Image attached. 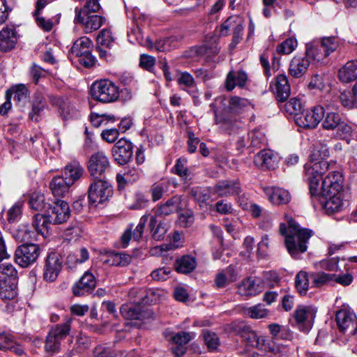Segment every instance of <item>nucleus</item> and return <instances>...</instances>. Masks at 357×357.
<instances>
[{"instance_id": "f257e3e1", "label": "nucleus", "mask_w": 357, "mask_h": 357, "mask_svg": "<svg viewBox=\"0 0 357 357\" xmlns=\"http://www.w3.org/2000/svg\"><path fill=\"white\" fill-rule=\"evenodd\" d=\"M285 223L280 225V232L285 236L284 243L289 254L294 259H298L301 254L307 250L309 239L313 235V231L309 229L301 228L295 220L285 215Z\"/></svg>"}, {"instance_id": "f03ea898", "label": "nucleus", "mask_w": 357, "mask_h": 357, "mask_svg": "<svg viewBox=\"0 0 357 357\" xmlns=\"http://www.w3.org/2000/svg\"><path fill=\"white\" fill-rule=\"evenodd\" d=\"M321 126L326 130H335V137L345 140L348 144L353 134V128L340 113L332 111H325L321 119Z\"/></svg>"}, {"instance_id": "7ed1b4c3", "label": "nucleus", "mask_w": 357, "mask_h": 357, "mask_svg": "<svg viewBox=\"0 0 357 357\" xmlns=\"http://www.w3.org/2000/svg\"><path fill=\"white\" fill-rule=\"evenodd\" d=\"M310 192L319 199L342 197V180H310Z\"/></svg>"}, {"instance_id": "20e7f679", "label": "nucleus", "mask_w": 357, "mask_h": 357, "mask_svg": "<svg viewBox=\"0 0 357 357\" xmlns=\"http://www.w3.org/2000/svg\"><path fill=\"white\" fill-rule=\"evenodd\" d=\"M91 94L97 101L104 103L113 102L119 97V89L109 79H100L92 84Z\"/></svg>"}, {"instance_id": "39448f33", "label": "nucleus", "mask_w": 357, "mask_h": 357, "mask_svg": "<svg viewBox=\"0 0 357 357\" xmlns=\"http://www.w3.org/2000/svg\"><path fill=\"white\" fill-rule=\"evenodd\" d=\"M72 319H68L64 323L56 324L51 328L46 337L45 349L48 353L58 352L61 341L70 333Z\"/></svg>"}, {"instance_id": "423d86ee", "label": "nucleus", "mask_w": 357, "mask_h": 357, "mask_svg": "<svg viewBox=\"0 0 357 357\" xmlns=\"http://www.w3.org/2000/svg\"><path fill=\"white\" fill-rule=\"evenodd\" d=\"M40 254V248L38 244L23 243L15 249L14 259L22 268H27L34 264Z\"/></svg>"}, {"instance_id": "0eeeda50", "label": "nucleus", "mask_w": 357, "mask_h": 357, "mask_svg": "<svg viewBox=\"0 0 357 357\" xmlns=\"http://www.w3.org/2000/svg\"><path fill=\"white\" fill-rule=\"evenodd\" d=\"M113 195V187L107 180H95L88 190L89 202L96 206L102 204Z\"/></svg>"}, {"instance_id": "6e6552de", "label": "nucleus", "mask_w": 357, "mask_h": 357, "mask_svg": "<svg viewBox=\"0 0 357 357\" xmlns=\"http://www.w3.org/2000/svg\"><path fill=\"white\" fill-rule=\"evenodd\" d=\"M87 169L93 178H98L105 176L111 170V167L105 153L103 151H98L89 158Z\"/></svg>"}, {"instance_id": "1a4fd4ad", "label": "nucleus", "mask_w": 357, "mask_h": 357, "mask_svg": "<svg viewBox=\"0 0 357 357\" xmlns=\"http://www.w3.org/2000/svg\"><path fill=\"white\" fill-rule=\"evenodd\" d=\"M62 264L59 254L54 252L48 253L44 261L43 280L47 282H54L62 269Z\"/></svg>"}, {"instance_id": "9d476101", "label": "nucleus", "mask_w": 357, "mask_h": 357, "mask_svg": "<svg viewBox=\"0 0 357 357\" xmlns=\"http://www.w3.org/2000/svg\"><path fill=\"white\" fill-rule=\"evenodd\" d=\"M75 22L81 24L85 33H91L98 30L105 22V18L98 15L84 14L83 10L75 9Z\"/></svg>"}, {"instance_id": "9b49d317", "label": "nucleus", "mask_w": 357, "mask_h": 357, "mask_svg": "<svg viewBox=\"0 0 357 357\" xmlns=\"http://www.w3.org/2000/svg\"><path fill=\"white\" fill-rule=\"evenodd\" d=\"M324 116V107L315 106L310 109L301 112L295 119L299 127L307 129L315 128Z\"/></svg>"}, {"instance_id": "f8f14e48", "label": "nucleus", "mask_w": 357, "mask_h": 357, "mask_svg": "<svg viewBox=\"0 0 357 357\" xmlns=\"http://www.w3.org/2000/svg\"><path fill=\"white\" fill-rule=\"evenodd\" d=\"M50 102L51 105L58 108L59 113L63 120L77 119L79 116V112L75 106L68 99L58 96H50Z\"/></svg>"}, {"instance_id": "ddd939ff", "label": "nucleus", "mask_w": 357, "mask_h": 357, "mask_svg": "<svg viewBox=\"0 0 357 357\" xmlns=\"http://www.w3.org/2000/svg\"><path fill=\"white\" fill-rule=\"evenodd\" d=\"M51 224L59 225L66 222L70 216V210L67 202L63 200L56 201L47 211Z\"/></svg>"}, {"instance_id": "4468645a", "label": "nucleus", "mask_w": 357, "mask_h": 357, "mask_svg": "<svg viewBox=\"0 0 357 357\" xmlns=\"http://www.w3.org/2000/svg\"><path fill=\"white\" fill-rule=\"evenodd\" d=\"M112 155L119 165L129 162L133 154L132 143L125 138L120 139L112 148Z\"/></svg>"}, {"instance_id": "2eb2a0df", "label": "nucleus", "mask_w": 357, "mask_h": 357, "mask_svg": "<svg viewBox=\"0 0 357 357\" xmlns=\"http://www.w3.org/2000/svg\"><path fill=\"white\" fill-rule=\"evenodd\" d=\"M264 282L261 278L249 277L238 286V293L243 296H254L262 291Z\"/></svg>"}, {"instance_id": "dca6fc26", "label": "nucleus", "mask_w": 357, "mask_h": 357, "mask_svg": "<svg viewBox=\"0 0 357 357\" xmlns=\"http://www.w3.org/2000/svg\"><path fill=\"white\" fill-rule=\"evenodd\" d=\"M278 156L270 149L261 151L254 159L255 165L262 170L274 169L278 167Z\"/></svg>"}, {"instance_id": "f3484780", "label": "nucleus", "mask_w": 357, "mask_h": 357, "mask_svg": "<svg viewBox=\"0 0 357 357\" xmlns=\"http://www.w3.org/2000/svg\"><path fill=\"white\" fill-rule=\"evenodd\" d=\"M96 286L94 275L86 271L81 278L73 286V293L75 296H83L92 292Z\"/></svg>"}, {"instance_id": "a211bd4d", "label": "nucleus", "mask_w": 357, "mask_h": 357, "mask_svg": "<svg viewBox=\"0 0 357 357\" xmlns=\"http://www.w3.org/2000/svg\"><path fill=\"white\" fill-rule=\"evenodd\" d=\"M47 107L45 95L40 91H36L33 95L31 109L29 113V119L36 122L40 121L43 112Z\"/></svg>"}, {"instance_id": "6ab92c4d", "label": "nucleus", "mask_w": 357, "mask_h": 357, "mask_svg": "<svg viewBox=\"0 0 357 357\" xmlns=\"http://www.w3.org/2000/svg\"><path fill=\"white\" fill-rule=\"evenodd\" d=\"M309 66V57L306 54L305 56H296L289 63V73L292 77L300 78L305 74Z\"/></svg>"}, {"instance_id": "aec40b11", "label": "nucleus", "mask_w": 357, "mask_h": 357, "mask_svg": "<svg viewBox=\"0 0 357 357\" xmlns=\"http://www.w3.org/2000/svg\"><path fill=\"white\" fill-rule=\"evenodd\" d=\"M17 33L13 26H6L0 31V50L8 52L17 43Z\"/></svg>"}, {"instance_id": "412c9836", "label": "nucleus", "mask_w": 357, "mask_h": 357, "mask_svg": "<svg viewBox=\"0 0 357 357\" xmlns=\"http://www.w3.org/2000/svg\"><path fill=\"white\" fill-rule=\"evenodd\" d=\"M264 192L271 203L276 205L286 204L289 202L291 195L289 191L280 188L263 187Z\"/></svg>"}, {"instance_id": "4be33fe9", "label": "nucleus", "mask_w": 357, "mask_h": 357, "mask_svg": "<svg viewBox=\"0 0 357 357\" xmlns=\"http://www.w3.org/2000/svg\"><path fill=\"white\" fill-rule=\"evenodd\" d=\"M274 93L280 102H285L289 97L291 87L287 77L284 74L278 75L275 78Z\"/></svg>"}, {"instance_id": "5701e85b", "label": "nucleus", "mask_w": 357, "mask_h": 357, "mask_svg": "<svg viewBox=\"0 0 357 357\" xmlns=\"http://www.w3.org/2000/svg\"><path fill=\"white\" fill-rule=\"evenodd\" d=\"M176 82L181 89L187 91L193 98L198 95V89L193 76L188 72H179L177 75Z\"/></svg>"}, {"instance_id": "b1692460", "label": "nucleus", "mask_w": 357, "mask_h": 357, "mask_svg": "<svg viewBox=\"0 0 357 357\" xmlns=\"http://www.w3.org/2000/svg\"><path fill=\"white\" fill-rule=\"evenodd\" d=\"M248 75L243 70H231L225 80V87L227 91H232L236 86L243 88L248 82Z\"/></svg>"}, {"instance_id": "393cba45", "label": "nucleus", "mask_w": 357, "mask_h": 357, "mask_svg": "<svg viewBox=\"0 0 357 357\" xmlns=\"http://www.w3.org/2000/svg\"><path fill=\"white\" fill-rule=\"evenodd\" d=\"M215 123L219 128L229 135L235 134L242 128L241 121L231 117L222 116L215 114Z\"/></svg>"}, {"instance_id": "a878e982", "label": "nucleus", "mask_w": 357, "mask_h": 357, "mask_svg": "<svg viewBox=\"0 0 357 357\" xmlns=\"http://www.w3.org/2000/svg\"><path fill=\"white\" fill-rule=\"evenodd\" d=\"M317 310L311 305L299 306L294 312V317L299 324L310 327L315 318Z\"/></svg>"}, {"instance_id": "bb28decb", "label": "nucleus", "mask_w": 357, "mask_h": 357, "mask_svg": "<svg viewBox=\"0 0 357 357\" xmlns=\"http://www.w3.org/2000/svg\"><path fill=\"white\" fill-rule=\"evenodd\" d=\"M148 218L149 216L147 215H144L140 218L139 222L133 233H132L131 229H128L125 231L121 236L122 246L123 248H126L128 246L131 238H132L135 241H138L142 237L144 229L148 221Z\"/></svg>"}, {"instance_id": "cd10ccee", "label": "nucleus", "mask_w": 357, "mask_h": 357, "mask_svg": "<svg viewBox=\"0 0 357 357\" xmlns=\"http://www.w3.org/2000/svg\"><path fill=\"white\" fill-rule=\"evenodd\" d=\"M215 191L220 197L238 195L241 185L236 180H223L215 186Z\"/></svg>"}, {"instance_id": "c85d7f7f", "label": "nucleus", "mask_w": 357, "mask_h": 357, "mask_svg": "<svg viewBox=\"0 0 357 357\" xmlns=\"http://www.w3.org/2000/svg\"><path fill=\"white\" fill-rule=\"evenodd\" d=\"M304 167L307 178H321L328 168V164L326 161L310 160Z\"/></svg>"}, {"instance_id": "c756f323", "label": "nucleus", "mask_w": 357, "mask_h": 357, "mask_svg": "<svg viewBox=\"0 0 357 357\" xmlns=\"http://www.w3.org/2000/svg\"><path fill=\"white\" fill-rule=\"evenodd\" d=\"M335 319L339 330L344 333L347 329L353 326L356 316L355 313L349 310L342 309L337 312Z\"/></svg>"}, {"instance_id": "7c9ffc66", "label": "nucleus", "mask_w": 357, "mask_h": 357, "mask_svg": "<svg viewBox=\"0 0 357 357\" xmlns=\"http://www.w3.org/2000/svg\"><path fill=\"white\" fill-rule=\"evenodd\" d=\"M142 308L139 304L126 303L121 307V313L126 319H142L145 317Z\"/></svg>"}, {"instance_id": "2f4dec72", "label": "nucleus", "mask_w": 357, "mask_h": 357, "mask_svg": "<svg viewBox=\"0 0 357 357\" xmlns=\"http://www.w3.org/2000/svg\"><path fill=\"white\" fill-rule=\"evenodd\" d=\"M66 178H82L86 174L83 165L77 160H72L63 168Z\"/></svg>"}, {"instance_id": "473e14b6", "label": "nucleus", "mask_w": 357, "mask_h": 357, "mask_svg": "<svg viewBox=\"0 0 357 357\" xmlns=\"http://www.w3.org/2000/svg\"><path fill=\"white\" fill-rule=\"evenodd\" d=\"M268 328L272 338L275 340H291L293 338V333L287 326L273 323L268 326Z\"/></svg>"}, {"instance_id": "72a5a7b5", "label": "nucleus", "mask_w": 357, "mask_h": 357, "mask_svg": "<svg viewBox=\"0 0 357 357\" xmlns=\"http://www.w3.org/2000/svg\"><path fill=\"white\" fill-rule=\"evenodd\" d=\"M338 76L343 82H350L357 79V60L348 61L339 70Z\"/></svg>"}, {"instance_id": "f704fd0d", "label": "nucleus", "mask_w": 357, "mask_h": 357, "mask_svg": "<svg viewBox=\"0 0 357 357\" xmlns=\"http://www.w3.org/2000/svg\"><path fill=\"white\" fill-rule=\"evenodd\" d=\"M74 180H52L49 187L54 197H65L73 185Z\"/></svg>"}, {"instance_id": "c9c22d12", "label": "nucleus", "mask_w": 357, "mask_h": 357, "mask_svg": "<svg viewBox=\"0 0 357 357\" xmlns=\"http://www.w3.org/2000/svg\"><path fill=\"white\" fill-rule=\"evenodd\" d=\"M324 49L321 47L320 43H318L315 45L307 46L305 54L307 56L312 59L314 61L319 63L321 64L326 63L328 61V55L324 50Z\"/></svg>"}, {"instance_id": "e433bc0d", "label": "nucleus", "mask_w": 357, "mask_h": 357, "mask_svg": "<svg viewBox=\"0 0 357 357\" xmlns=\"http://www.w3.org/2000/svg\"><path fill=\"white\" fill-rule=\"evenodd\" d=\"M319 202L324 211L331 215L340 211L343 207L342 197H329L326 199H319Z\"/></svg>"}, {"instance_id": "4c0bfd02", "label": "nucleus", "mask_w": 357, "mask_h": 357, "mask_svg": "<svg viewBox=\"0 0 357 357\" xmlns=\"http://www.w3.org/2000/svg\"><path fill=\"white\" fill-rule=\"evenodd\" d=\"M92 47V40L86 36H82L74 42L70 52L75 56H82V54L90 52Z\"/></svg>"}, {"instance_id": "58836bf2", "label": "nucleus", "mask_w": 357, "mask_h": 357, "mask_svg": "<svg viewBox=\"0 0 357 357\" xmlns=\"http://www.w3.org/2000/svg\"><path fill=\"white\" fill-rule=\"evenodd\" d=\"M51 222L47 214L36 213L33 217L32 226L38 234L45 236L48 233Z\"/></svg>"}, {"instance_id": "ea45409f", "label": "nucleus", "mask_w": 357, "mask_h": 357, "mask_svg": "<svg viewBox=\"0 0 357 357\" xmlns=\"http://www.w3.org/2000/svg\"><path fill=\"white\" fill-rule=\"evenodd\" d=\"M175 266L177 272L188 274L196 268V259L190 255H184L176 260Z\"/></svg>"}, {"instance_id": "a19ab883", "label": "nucleus", "mask_w": 357, "mask_h": 357, "mask_svg": "<svg viewBox=\"0 0 357 357\" xmlns=\"http://www.w3.org/2000/svg\"><path fill=\"white\" fill-rule=\"evenodd\" d=\"M10 93H14V100L16 101L17 105L20 107H24L29 102V92L24 84H18L14 86Z\"/></svg>"}, {"instance_id": "79ce46f5", "label": "nucleus", "mask_w": 357, "mask_h": 357, "mask_svg": "<svg viewBox=\"0 0 357 357\" xmlns=\"http://www.w3.org/2000/svg\"><path fill=\"white\" fill-rule=\"evenodd\" d=\"M16 296V284L10 280H0V298L2 300H13Z\"/></svg>"}, {"instance_id": "37998d69", "label": "nucleus", "mask_w": 357, "mask_h": 357, "mask_svg": "<svg viewBox=\"0 0 357 357\" xmlns=\"http://www.w3.org/2000/svg\"><path fill=\"white\" fill-rule=\"evenodd\" d=\"M329 155L328 146L322 142H317L312 149L310 159L314 161H325Z\"/></svg>"}, {"instance_id": "c03bdc74", "label": "nucleus", "mask_w": 357, "mask_h": 357, "mask_svg": "<svg viewBox=\"0 0 357 357\" xmlns=\"http://www.w3.org/2000/svg\"><path fill=\"white\" fill-rule=\"evenodd\" d=\"M243 314L253 319H259L266 318L268 314V310L265 308L261 303L249 307H244Z\"/></svg>"}, {"instance_id": "a18cd8bd", "label": "nucleus", "mask_w": 357, "mask_h": 357, "mask_svg": "<svg viewBox=\"0 0 357 357\" xmlns=\"http://www.w3.org/2000/svg\"><path fill=\"white\" fill-rule=\"evenodd\" d=\"M34 231L28 225L22 224L13 231V236L19 242L30 241L34 238Z\"/></svg>"}, {"instance_id": "49530a36", "label": "nucleus", "mask_w": 357, "mask_h": 357, "mask_svg": "<svg viewBox=\"0 0 357 357\" xmlns=\"http://www.w3.org/2000/svg\"><path fill=\"white\" fill-rule=\"evenodd\" d=\"M149 228L152 233V237L157 241L163 238L167 231L166 225L161 222L158 223L156 218L154 216L151 217Z\"/></svg>"}, {"instance_id": "de8ad7c7", "label": "nucleus", "mask_w": 357, "mask_h": 357, "mask_svg": "<svg viewBox=\"0 0 357 357\" xmlns=\"http://www.w3.org/2000/svg\"><path fill=\"white\" fill-rule=\"evenodd\" d=\"M243 23L241 20L236 16H231L228 17L221 25L220 29V36H225L229 34V31H233L237 29V26H242Z\"/></svg>"}, {"instance_id": "09e8293b", "label": "nucleus", "mask_w": 357, "mask_h": 357, "mask_svg": "<svg viewBox=\"0 0 357 357\" xmlns=\"http://www.w3.org/2000/svg\"><path fill=\"white\" fill-rule=\"evenodd\" d=\"M248 147L260 149L266 144V139L264 134L258 130H253L248 133Z\"/></svg>"}, {"instance_id": "8fccbe9b", "label": "nucleus", "mask_w": 357, "mask_h": 357, "mask_svg": "<svg viewBox=\"0 0 357 357\" xmlns=\"http://www.w3.org/2000/svg\"><path fill=\"white\" fill-rule=\"evenodd\" d=\"M179 43V39L177 36H172L158 40L155 43V47L160 52L169 51L172 49L178 47Z\"/></svg>"}, {"instance_id": "3c124183", "label": "nucleus", "mask_w": 357, "mask_h": 357, "mask_svg": "<svg viewBox=\"0 0 357 357\" xmlns=\"http://www.w3.org/2000/svg\"><path fill=\"white\" fill-rule=\"evenodd\" d=\"M180 204L179 198L177 197H172L168 199L165 204L161 205L156 211V214L168 215L175 212Z\"/></svg>"}, {"instance_id": "603ef678", "label": "nucleus", "mask_w": 357, "mask_h": 357, "mask_svg": "<svg viewBox=\"0 0 357 357\" xmlns=\"http://www.w3.org/2000/svg\"><path fill=\"white\" fill-rule=\"evenodd\" d=\"M229 105L235 112H242L251 107V102L248 99L233 96L229 100Z\"/></svg>"}, {"instance_id": "864d4df0", "label": "nucleus", "mask_w": 357, "mask_h": 357, "mask_svg": "<svg viewBox=\"0 0 357 357\" xmlns=\"http://www.w3.org/2000/svg\"><path fill=\"white\" fill-rule=\"evenodd\" d=\"M115 38L112 31L108 29H102L96 37L97 44L102 47H110L114 43Z\"/></svg>"}, {"instance_id": "5fc2aeb1", "label": "nucleus", "mask_w": 357, "mask_h": 357, "mask_svg": "<svg viewBox=\"0 0 357 357\" xmlns=\"http://www.w3.org/2000/svg\"><path fill=\"white\" fill-rule=\"evenodd\" d=\"M321 47L324 49V50L329 56L332 52L337 50L340 46V39L335 36L324 37L319 42Z\"/></svg>"}, {"instance_id": "6e6d98bb", "label": "nucleus", "mask_w": 357, "mask_h": 357, "mask_svg": "<svg viewBox=\"0 0 357 357\" xmlns=\"http://www.w3.org/2000/svg\"><path fill=\"white\" fill-rule=\"evenodd\" d=\"M29 205L35 211H41L45 206V199L43 194L34 192L30 195Z\"/></svg>"}, {"instance_id": "4d7b16f0", "label": "nucleus", "mask_w": 357, "mask_h": 357, "mask_svg": "<svg viewBox=\"0 0 357 357\" xmlns=\"http://www.w3.org/2000/svg\"><path fill=\"white\" fill-rule=\"evenodd\" d=\"M295 285L300 294H305L309 288V280L305 271H300L296 276Z\"/></svg>"}, {"instance_id": "13d9d810", "label": "nucleus", "mask_w": 357, "mask_h": 357, "mask_svg": "<svg viewBox=\"0 0 357 357\" xmlns=\"http://www.w3.org/2000/svg\"><path fill=\"white\" fill-rule=\"evenodd\" d=\"M284 111L290 115H294L295 119L301 114L302 104L299 99L293 98L284 105Z\"/></svg>"}, {"instance_id": "bf43d9fd", "label": "nucleus", "mask_w": 357, "mask_h": 357, "mask_svg": "<svg viewBox=\"0 0 357 357\" xmlns=\"http://www.w3.org/2000/svg\"><path fill=\"white\" fill-rule=\"evenodd\" d=\"M89 254L85 248L79 249L76 253L70 254L67 257L68 264H82L89 259Z\"/></svg>"}, {"instance_id": "052dcab7", "label": "nucleus", "mask_w": 357, "mask_h": 357, "mask_svg": "<svg viewBox=\"0 0 357 357\" xmlns=\"http://www.w3.org/2000/svg\"><path fill=\"white\" fill-rule=\"evenodd\" d=\"M17 277V271L11 263L0 262V278L6 280V278L15 279Z\"/></svg>"}, {"instance_id": "680f3d73", "label": "nucleus", "mask_w": 357, "mask_h": 357, "mask_svg": "<svg viewBox=\"0 0 357 357\" xmlns=\"http://www.w3.org/2000/svg\"><path fill=\"white\" fill-rule=\"evenodd\" d=\"M297 47V41L295 38H289L277 46V52L280 54H289Z\"/></svg>"}, {"instance_id": "e2e57ef3", "label": "nucleus", "mask_w": 357, "mask_h": 357, "mask_svg": "<svg viewBox=\"0 0 357 357\" xmlns=\"http://www.w3.org/2000/svg\"><path fill=\"white\" fill-rule=\"evenodd\" d=\"M23 202L17 201L14 205L8 209L7 212V220L10 223L17 222L20 220L22 214Z\"/></svg>"}, {"instance_id": "0e129e2a", "label": "nucleus", "mask_w": 357, "mask_h": 357, "mask_svg": "<svg viewBox=\"0 0 357 357\" xmlns=\"http://www.w3.org/2000/svg\"><path fill=\"white\" fill-rule=\"evenodd\" d=\"M90 121L93 126L99 127L101 125H105L109 121H114L115 116L112 114L91 113L90 115Z\"/></svg>"}, {"instance_id": "69168bd1", "label": "nucleus", "mask_w": 357, "mask_h": 357, "mask_svg": "<svg viewBox=\"0 0 357 357\" xmlns=\"http://www.w3.org/2000/svg\"><path fill=\"white\" fill-rule=\"evenodd\" d=\"M313 283L317 287L326 284L333 286V273H326L324 272H319L312 275Z\"/></svg>"}, {"instance_id": "338daca9", "label": "nucleus", "mask_w": 357, "mask_h": 357, "mask_svg": "<svg viewBox=\"0 0 357 357\" xmlns=\"http://www.w3.org/2000/svg\"><path fill=\"white\" fill-rule=\"evenodd\" d=\"M203 336L204 342L209 350L214 351L218 347L220 341L215 333L204 331L203 332Z\"/></svg>"}, {"instance_id": "774afa93", "label": "nucleus", "mask_w": 357, "mask_h": 357, "mask_svg": "<svg viewBox=\"0 0 357 357\" xmlns=\"http://www.w3.org/2000/svg\"><path fill=\"white\" fill-rule=\"evenodd\" d=\"M354 280V277L351 273H333V286L338 284L343 287L350 285Z\"/></svg>"}]
</instances>
